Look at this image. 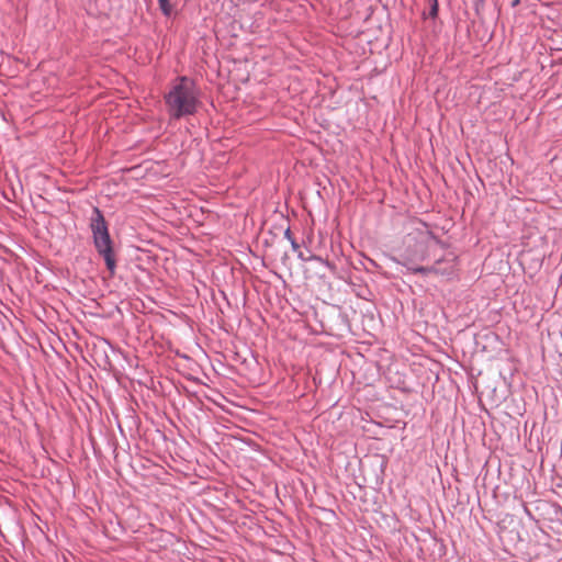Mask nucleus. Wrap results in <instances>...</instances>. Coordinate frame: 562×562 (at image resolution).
I'll use <instances>...</instances> for the list:
<instances>
[{"label": "nucleus", "mask_w": 562, "mask_h": 562, "mask_svg": "<svg viewBox=\"0 0 562 562\" xmlns=\"http://www.w3.org/2000/svg\"><path fill=\"white\" fill-rule=\"evenodd\" d=\"M200 103L194 81L186 76L177 78L165 94L167 113L173 120L195 114Z\"/></svg>", "instance_id": "1"}, {"label": "nucleus", "mask_w": 562, "mask_h": 562, "mask_svg": "<svg viewBox=\"0 0 562 562\" xmlns=\"http://www.w3.org/2000/svg\"><path fill=\"white\" fill-rule=\"evenodd\" d=\"M417 250L414 254L407 252L404 256L403 265L415 274H437L442 277H451L454 272L453 259H437L432 266H418L416 261H425L429 258L428 251L441 247L440 241L432 235L427 236L424 240L417 243Z\"/></svg>", "instance_id": "2"}, {"label": "nucleus", "mask_w": 562, "mask_h": 562, "mask_svg": "<svg viewBox=\"0 0 562 562\" xmlns=\"http://www.w3.org/2000/svg\"><path fill=\"white\" fill-rule=\"evenodd\" d=\"M159 7L165 15L171 13V4L169 0H158Z\"/></svg>", "instance_id": "6"}, {"label": "nucleus", "mask_w": 562, "mask_h": 562, "mask_svg": "<svg viewBox=\"0 0 562 562\" xmlns=\"http://www.w3.org/2000/svg\"><path fill=\"white\" fill-rule=\"evenodd\" d=\"M284 237L290 241L291 244V247L294 251H297L300 249V245L297 244V241L293 238L292 234H291V231L290 228H288L285 232H284Z\"/></svg>", "instance_id": "5"}, {"label": "nucleus", "mask_w": 562, "mask_h": 562, "mask_svg": "<svg viewBox=\"0 0 562 562\" xmlns=\"http://www.w3.org/2000/svg\"><path fill=\"white\" fill-rule=\"evenodd\" d=\"M90 228L92 232L93 245L98 254L104 259L108 270L113 274L116 268V261L112 248V239L104 216L98 207L93 209L90 220Z\"/></svg>", "instance_id": "3"}, {"label": "nucleus", "mask_w": 562, "mask_h": 562, "mask_svg": "<svg viewBox=\"0 0 562 562\" xmlns=\"http://www.w3.org/2000/svg\"><path fill=\"white\" fill-rule=\"evenodd\" d=\"M297 258L301 259L302 261H316L331 271L335 269V266L331 262L317 255H311L310 257L306 258L304 257L302 251L297 250Z\"/></svg>", "instance_id": "4"}]
</instances>
